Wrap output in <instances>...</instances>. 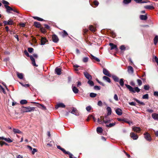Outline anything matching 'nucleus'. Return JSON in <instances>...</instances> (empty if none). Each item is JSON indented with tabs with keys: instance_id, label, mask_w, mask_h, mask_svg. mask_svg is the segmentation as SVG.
I'll return each mask as SVG.
<instances>
[{
	"instance_id": "f257e3e1",
	"label": "nucleus",
	"mask_w": 158,
	"mask_h": 158,
	"mask_svg": "<svg viewBox=\"0 0 158 158\" xmlns=\"http://www.w3.org/2000/svg\"><path fill=\"white\" fill-rule=\"evenodd\" d=\"M125 85L128 89L129 91L131 93H135L136 92L139 93L140 91V89L138 87L133 88L130 85L126 84H125Z\"/></svg>"
},
{
	"instance_id": "f03ea898",
	"label": "nucleus",
	"mask_w": 158,
	"mask_h": 158,
	"mask_svg": "<svg viewBox=\"0 0 158 158\" xmlns=\"http://www.w3.org/2000/svg\"><path fill=\"white\" fill-rule=\"evenodd\" d=\"M24 54L27 57H29L31 61V64L34 66L37 67L38 65L36 64L35 63V59L31 55H30L29 53L27 52L26 50H25L24 52Z\"/></svg>"
},
{
	"instance_id": "7ed1b4c3",
	"label": "nucleus",
	"mask_w": 158,
	"mask_h": 158,
	"mask_svg": "<svg viewBox=\"0 0 158 158\" xmlns=\"http://www.w3.org/2000/svg\"><path fill=\"white\" fill-rule=\"evenodd\" d=\"M22 108L21 111L23 113L33 111L35 110V108L34 107H31L29 106L27 107L23 106Z\"/></svg>"
},
{
	"instance_id": "20e7f679",
	"label": "nucleus",
	"mask_w": 158,
	"mask_h": 158,
	"mask_svg": "<svg viewBox=\"0 0 158 158\" xmlns=\"http://www.w3.org/2000/svg\"><path fill=\"white\" fill-rule=\"evenodd\" d=\"M57 147L58 149L62 151L64 154L68 155L69 156V158H77L76 157H73V155L72 153L66 151L64 148H62L60 145H57Z\"/></svg>"
},
{
	"instance_id": "39448f33",
	"label": "nucleus",
	"mask_w": 158,
	"mask_h": 158,
	"mask_svg": "<svg viewBox=\"0 0 158 158\" xmlns=\"http://www.w3.org/2000/svg\"><path fill=\"white\" fill-rule=\"evenodd\" d=\"M109 45L110 47V50L114 49L116 52H118V49L116 45H115L112 43H110L109 44Z\"/></svg>"
},
{
	"instance_id": "423d86ee",
	"label": "nucleus",
	"mask_w": 158,
	"mask_h": 158,
	"mask_svg": "<svg viewBox=\"0 0 158 158\" xmlns=\"http://www.w3.org/2000/svg\"><path fill=\"white\" fill-rule=\"evenodd\" d=\"M65 105L62 103H60L57 104L55 106V108L56 109H58L59 108H65Z\"/></svg>"
},
{
	"instance_id": "0eeeda50",
	"label": "nucleus",
	"mask_w": 158,
	"mask_h": 158,
	"mask_svg": "<svg viewBox=\"0 0 158 158\" xmlns=\"http://www.w3.org/2000/svg\"><path fill=\"white\" fill-rule=\"evenodd\" d=\"M4 25H13L14 22L11 19H10L8 21H4L3 22Z\"/></svg>"
},
{
	"instance_id": "6e6552de",
	"label": "nucleus",
	"mask_w": 158,
	"mask_h": 158,
	"mask_svg": "<svg viewBox=\"0 0 158 158\" xmlns=\"http://www.w3.org/2000/svg\"><path fill=\"white\" fill-rule=\"evenodd\" d=\"M31 103H32L36 104H38V105H37L36 106H37L38 107L41 108L43 110H45L46 109V107L42 104H40L39 103H36L34 102H31Z\"/></svg>"
},
{
	"instance_id": "1a4fd4ad",
	"label": "nucleus",
	"mask_w": 158,
	"mask_h": 158,
	"mask_svg": "<svg viewBox=\"0 0 158 158\" xmlns=\"http://www.w3.org/2000/svg\"><path fill=\"white\" fill-rule=\"evenodd\" d=\"M52 40L55 43H57L59 40L58 36L55 34H53L52 36Z\"/></svg>"
},
{
	"instance_id": "9d476101",
	"label": "nucleus",
	"mask_w": 158,
	"mask_h": 158,
	"mask_svg": "<svg viewBox=\"0 0 158 158\" xmlns=\"http://www.w3.org/2000/svg\"><path fill=\"white\" fill-rule=\"evenodd\" d=\"M103 74L107 76L111 77V74L106 69L103 68Z\"/></svg>"
},
{
	"instance_id": "9b49d317",
	"label": "nucleus",
	"mask_w": 158,
	"mask_h": 158,
	"mask_svg": "<svg viewBox=\"0 0 158 158\" xmlns=\"http://www.w3.org/2000/svg\"><path fill=\"white\" fill-rule=\"evenodd\" d=\"M84 74L85 77L88 80H91L92 79V76L90 75L87 72L85 71L84 72Z\"/></svg>"
},
{
	"instance_id": "f8f14e48",
	"label": "nucleus",
	"mask_w": 158,
	"mask_h": 158,
	"mask_svg": "<svg viewBox=\"0 0 158 158\" xmlns=\"http://www.w3.org/2000/svg\"><path fill=\"white\" fill-rule=\"evenodd\" d=\"M130 136L134 140L137 139L138 137V135L133 132H131L130 133Z\"/></svg>"
},
{
	"instance_id": "ddd939ff",
	"label": "nucleus",
	"mask_w": 158,
	"mask_h": 158,
	"mask_svg": "<svg viewBox=\"0 0 158 158\" xmlns=\"http://www.w3.org/2000/svg\"><path fill=\"white\" fill-rule=\"evenodd\" d=\"M71 113L72 114L75 115H76L78 116L79 115L78 110L75 108L74 107L73 108L72 110L71 111Z\"/></svg>"
},
{
	"instance_id": "4468645a",
	"label": "nucleus",
	"mask_w": 158,
	"mask_h": 158,
	"mask_svg": "<svg viewBox=\"0 0 158 158\" xmlns=\"http://www.w3.org/2000/svg\"><path fill=\"white\" fill-rule=\"evenodd\" d=\"M48 42V40H47V39L45 37H42L41 40V45H44L45 43H46L47 42Z\"/></svg>"
},
{
	"instance_id": "2eb2a0df",
	"label": "nucleus",
	"mask_w": 158,
	"mask_h": 158,
	"mask_svg": "<svg viewBox=\"0 0 158 158\" xmlns=\"http://www.w3.org/2000/svg\"><path fill=\"white\" fill-rule=\"evenodd\" d=\"M144 137L146 140L149 141H150L152 140L150 135L148 133L145 134Z\"/></svg>"
},
{
	"instance_id": "dca6fc26",
	"label": "nucleus",
	"mask_w": 158,
	"mask_h": 158,
	"mask_svg": "<svg viewBox=\"0 0 158 158\" xmlns=\"http://www.w3.org/2000/svg\"><path fill=\"white\" fill-rule=\"evenodd\" d=\"M115 112L118 115H121L122 114L123 111L122 110L119 108H118L115 110Z\"/></svg>"
},
{
	"instance_id": "f3484780",
	"label": "nucleus",
	"mask_w": 158,
	"mask_h": 158,
	"mask_svg": "<svg viewBox=\"0 0 158 158\" xmlns=\"http://www.w3.org/2000/svg\"><path fill=\"white\" fill-rule=\"evenodd\" d=\"M117 120L118 121L122 122L123 123H129L128 121L127 120V119L126 118H118Z\"/></svg>"
},
{
	"instance_id": "a211bd4d",
	"label": "nucleus",
	"mask_w": 158,
	"mask_h": 158,
	"mask_svg": "<svg viewBox=\"0 0 158 158\" xmlns=\"http://www.w3.org/2000/svg\"><path fill=\"white\" fill-rule=\"evenodd\" d=\"M127 71L129 73L133 74L134 72V69L133 67L131 66H129L127 68Z\"/></svg>"
},
{
	"instance_id": "6ab92c4d",
	"label": "nucleus",
	"mask_w": 158,
	"mask_h": 158,
	"mask_svg": "<svg viewBox=\"0 0 158 158\" xmlns=\"http://www.w3.org/2000/svg\"><path fill=\"white\" fill-rule=\"evenodd\" d=\"M54 145V142L51 141L49 143H47L46 146L48 148H53V146Z\"/></svg>"
},
{
	"instance_id": "aec40b11",
	"label": "nucleus",
	"mask_w": 158,
	"mask_h": 158,
	"mask_svg": "<svg viewBox=\"0 0 158 158\" xmlns=\"http://www.w3.org/2000/svg\"><path fill=\"white\" fill-rule=\"evenodd\" d=\"M61 70L60 68H56L55 69V72L58 75H60L61 74Z\"/></svg>"
},
{
	"instance_id": "412c9836",
	"label": "nucleus",
	"mask_w": 158,
	"mask_h": 158,
	"mask_svg": "<svg viewBox=\"0 0 158 158\" xmlns=\"http://www.w3.org/2000/svg\"><path fill=\"white\" fill-rule=\"evenodd\" d=\"M132 130L134 131L139 133L141 131V129L139 127H134L132 128Z\"/></svg>"
},
{
	"instance_id": "4be33fe9",
	"label": "nucleus",
	"mask_w": 158,
	"mask_h": 158,
	"mask_svg": "<svg viewBox=\"0 0 158 158\" xmlns=\"http://www.w3.org/2000/svg\"><path fill=\"white\" fill-rule=\"evenodd\" d=\"M137 3H146L148 2H149L148 0H146V1H143V0H134Z\"/></svg>"
},
{
	"instance_id": "5701e85b",
	"label": "nucleus",
	"mask_w": 158,
	"mask_h": 158,
	"mask_svg": "<svg viewBox=\"0 0 158 158\" xmlns=\"http://www.w3.org/2000/svg\"><path fill=\"white\" fill-rule=\"evenodd\" d=\"M34 26L36 28H40L41 27V24L39 22H35L34 23Z\"/></svg>"
},
{
	"instance_id": "b1692460",
	"label": "nucleus",
	"mask_w": 158,
	"mask_h": 158,
	"mask_svg": "<svg viewBox=\"0 0 158 158\" xmlns=\"http://www.w3.org/2000/svg\"><path fill=\"white\" fill-rule=\"evenodd\" d=\"M139 18L142 20H146L148 19V17L147 15H140Z\"/></svg>"
},
{
	"instance_id": "393cba45",
	"label": "nucleus",
	"mask_w": 158,
	"mask_h": 158,
	"mask_svg": "<svg viewBox=\"0 0 158 158\" xmlns=\"http://www.w3.org/2000/svg\"><path fill=\"white\" fill-rule=\"evenodd\" d=\"M152 116L154 119L158 120V114L153 113L152 114Z\"/></svg>"
},
{
	"instance_id": "a878e982",
	"label": "nucleus",
	"mask_w": 158,
	"mask_h": 158,
	"mask_svg": "<svg viewBox=\"0 0 158 158\" xmlns=\"http://www.w3.org/2000/svg\"><path fill=\"white\" fill-rule=\"evenodd\" d=\"M4 6L6 9V10L7 12L9 13L10 11H12V10H13V8L8 5H4Z\"/></svg>"
},
{
	"instance_id": "bb28decb",
	"label": "nucleus",
	"mask_w": 158,
	"mask_h": 158,
	"mask_svg": "<svg viewBox=\"0 0 158 158\" xmlns=\"http://www.w3.org/2000/svg\"><path fill=\"white\" fill-rule=\"evenodd\" d=\"M13 131L15 134L18 133L19 134H22V132L18 129L13 128Z\"/></svg>"
},
{
	"instance_id": "cd10ccee",
	"label": "nucleus",
	"mask_w": 158,
	"mask_h": 158,
	"mask_svg": "<svg viewBox=\"0 0 158 158\" xmlns=\"http://www.w3.org/2000/svg\"><path fill=\"white\" fill-rule=\"evenodd\" d=\"M107 110V115H110L111 114V108L110 107H107L106 108Z\"/></svg>"
},
{
	"instance_id": "c85d7f7f",
	"label": "nucleus",
	"mask_w": 158,
	"mask_h": 158,
	"mask_svg": "<svg viewBox=\"0 0 158 158\" xmlns=\"http://www.w3.org/2000/svg\"><path fill=\"white\" fill-rule=\"evenodd\" d=\"M102 78L103 80L106 81L109 83L111 82L110 79L107 76H104Z\"/></svg>"
},
{
	"instance_id": "c756f323",
	"label": "nucleus",
	"mask_w": 158,
	"mask_h": 158,
	"mask_svg": "<svg viewBox=\"0 0 158 158\" xmlns=\"http://www.w3.org/2000/svg\"><path fill=\"white\" fill-rule=\"evenodd\" d=\"M144 7L145 9L149 10H152L154 9V7L153 6L150 5H147L144 6Z\"/></svg>"
},
{
	"instance_id": "7c9ffc66",
	"label": "nucleus",
	"mask_w": 158,
	"mask_h": 158,
	"mask_svg": "<svg viewBox=\"0 0 158 158\" xmlns=\"http://www.w3.org/2000/svg\"><path fill=\"white\" fill-rule=\"evenodd\" d=\"M72 89L73 92L75 94L78 93L79 91V90L75 86L73 87Z\"/></svg>"
},
{
	"instance_id": "2f4dec72",
	"label": "nucleus",
	"mask_w": 158,
	"mask_h": 158,
	"mask_svg": "<svg viewBox=\"0 0 158 158\" xmlns=\"http://www.w3.org/2000/svg\"><path fill=\"white\" fill-rule=\"evenodd\" d=\"M154 40V43L155 45H156L158 42V35H156L153 40Z\"/></svg>"
},
{
	"instance_id": "473e14b6",
	"label": "nucleus",
	"mask_w": 158,
	"mask_h": 158,
	"mask_svg": "<svg viewBox=\"0 0 158 158\" xmlns=\"http://www.w3.org/2000/svg\"><path fill=\"white\" fill-rule=\"evenodd\" d=\"M112 77L115 81L117 82L119 81V78L117 76L115 75H113L112 76Z\"/></svg>"
},
{
	"instance_id": "72a5a7b5",
	"label": "nucleus",
	"mask_w": 158,
	"mask_h": 158,
	"mask_svg": "<svg viewBox=\"0 0 158 158\" xmlns=\"http://www.w3.org/2000/svg\"><path fill=\"white\" fill-rule=\"evenodd\" d=\"M32 17L34 19H36L39 21H44L43 19L37 16H33Z\"/></svg>"
},
{
	"instance_id": "f704fd0d",
	"label": "nucleus",
	"mask_w": 158,
	"mask_h": 158,
	"mask_svg": "<svg viewBox=\"0 0 158 158\" xmlns=\"http://www.w3.org/2000/svg\"><path fill=\"white\" fill-rule=\"evenodd\" d=\"M134 99L135 101L137 103L140 104V105H141L144 106L145 105V103L143 102L140 101L139 100H138V99H137L136 98H134Z\"/></svg>"
},
{
	"instance_id": "c9c22d12",
	"label": "nucleus",
	"mask_w": 158,
	"mask_h": 158,
	"mask_svg": "<svg viewBox=\"0 0 158 158\" xmlns=\"http://www.w3.org/2000/svg\"><path fill=\"white\" fill-rule=\"evenodd\" d=\"M68 35V34L67 32L65 30H63L62 32V36L63 37L67 36Z\"/></svg>"
},
{
	"instance_id": "e433bc0d",
	"label": "nucleus",
	"mask_w": 158,
	"mask_h": 158,
	"mask_svg": "<svg viewBox=\"0 0 158 158\" xmlns=\"http://www.w3.org/2000/svg\"><path fill=\"white\" fill-rule=\"evenodd\" d=\"M17 75L18 77L20 79H22L23 78V75L22 73H17Z\"/></svg>"
},
{
	"instance_id": "4c0bfd02",
	"label": "nucleus",
	"mask_w": 158,
	"mask_h": 158,
	"mask_svg": "<svg viewBox=\"0 0 158 158\" xmlns=\"http://www.w3.org/2000/svg\"><path fill=\"white\" fill-rule=\"evenodd\" d=\"M0 92H3L4 94H6V93L5 91V89L2 87L0 85Z\"/></svg>"
},
{
	"instance_id": "58836bf2",
	"label": "nucleus",
	"mask_w": 158,
	"mask_h": 158,
	"mask_svg": "<svg viewBox=\"0 0 158 158\" xmlns=\"http://www.w3.org/2000/svg\"><path fill=\"white\" fill-rule=\"evenodd\" d=\"M103 130L101 127H98L97 128V131L98 133H101L102 132Z\"/></svg>"
},
{
	"instance_id": "ea45409f",
	"label": "nucleus",
	"mask_w": 158,
	"mask_h": 158,
	"mask_svg": "<svg viewBox=\"0 0 158 158\" xmlns=\"http://www.w3.org/2000/svg\"><path fill=\"white\" fill-rule=\"evenodd\" d=\"M89 29L93 32H95V28L92 25H90L89 27Z\"/></svg>"
},
{
	"instance_id": "a19ab883",
	"label": "nucleus",
	"mask_w": 158,
	"mask_h": 158,
	"mask_svg": "<svg viewBox=\"0 0 158 158\" xmlns=\"http://www.w3.org/2000/svg\"><path fill=\"white\" fill-rule=\"evenodd\" d=\"M91 56L92 59H94L97 62H100V60L98 58H97V57L94 56L92 55H91Z\"/></svg>"
},
{
	"instance_id": "79ce46f5",
	"label": "nucleus",
	"mask_w": 158,
	"mask_h": 158,
	"mask_svg": "<svg viewBox=\"0 0 158 158\" xmlns=\"http://www.w3.org/2000/svg\"><path fill=\"white\" fill-rule=\"evenodd\" d=\"M115 125V123L114 122L113 123H110L109 125H106V127H113Z\"/></svg>"
},
{
	"instance_id": "37998d69",
	"label": "nucleus",
	"mask_w": 158,
	"mask_h": 158,
	"mask_svg": "<svg viewBox=\"0 0 158 158\" xmlns=\"http://www.w3.org/2000/svg\"><path fill=\"white\" fill-rule=\"evenodd\" d=\"M27 103V102L26 100H22L20 101V103L22 105L26 104Z\"/></svg>"
},
{
	"instance_id": "c03bdc74",
	"label": "nucleus",
	"mask_w": 158,
	"mask_h": 158,
	"mask_svg": "<svg viewBox=\"0 0 158 158\" xmlns=\"http://www.w3.org/2000/svg\"><path fill=\"white\" fill-rule=\"evenodd\" d=\"M124 79L123 78L120 79V81H119V84H120V85L122 86H123L124 85V83L123 81Z\"/></svg>"
},
{
	"instance_id": "a18cd8bd",
	"label": "nucleus",
	"mask_w": 158,
	"mask_h": 158,
	"mask_svg": "<svg viewBox=\"0 0 158 158\" xmlns=\"http://www.w3.org/2000/svg\"><path fill=\"white\" fill-rule=\"evenodd\" d=\"M87 83L89 84L91 86H93L94 85V82L93 81L89 80L88 81Z\"/></svg>"
},
{
	"instance_id": "49530a36",
	"label": "nucleus",
	"mask_w": 158,
	"mask_h": 158,
	"mask_svg": "<svg viewBox=\"0 0 158 158\" xmlns=\"http://www.w3.org/2000/svg\"><path fill=\"white\" fill-rule=\"evenodd\" d=\"M4 140L8 143H10L13 142V140L11 139L10 138H5Z\"/></svg>"
},
{
	"instance_id": "de8ad7c7",
	"label": "nucleus",
	"mask_w": 158,
	"mask_h": 158,
	"mask_svg": "<svg viewBox=\"0 0 158 158\" xmlns=\"http://www.w3.org/2000/svg\"><path fill=\"white\" fill-rule=\"evenodd\" d=\"M131 0H123V3L125 4H127L130 3L131 2Z\"/></svg>"
},
{
	"instance_id": "09e8293b",
	"label": "nucleus",
	"mask_w": 158,
	"mask_h": 158,
	"mask_svg": "<svg viewBox=\"0 0 158 158\" xmlns=\"http://www.w3.org/2000/svg\"><path fill=\"white\" fill-rule=\"evenodd\" d=\"M153 61H155L157 65L158 66V58L156 56H154V57L152 59Z\"/></svg>"
},
{
	"instance_id": "8fccbe9b",
	"label": "nucleus",
	"mask_w": 158,
	"mask_h": 158,
	"mask_svg": "<svg viewBox=\"0 0 158 158\" xmlns=\"http://www.w3.org/2000/svg\"><path fill=\"white\" fill-rule=\"evenodd\" d=\"M103 117L101 116L100 117L101 119L98 118V122L100 124H101L102 123V121H103Z\"/></svg>"
},
{
	"instance_id": "3c124183",
	"label": "nucleus",
	"mask_w": 158,
	"mask_h": 158,
	"mask_svg": "<svg viewBox=\"0 0 158 158\" xmlns=\"http://www.w3.org/2000/svg\"><path fill=\"white\" fill-rule=\"evenodd\" d=\"M40 30L42 32L45 33L46 32V29L44 27H41H41H40Z\"/></svg>"
},
{
	"instance_id": "603ef678",
	"label": "nucleus",
	"mask_w": 158,
	"mask_h": 158,
	"mask_svg": "<svg viewBox=\"0 0 158 158\" xmlns=\"http://www.w3.org/2000/svg\"><path fill=\"white\" fill-rule=\"evenodd\" d=\"M149 98L148 94H146L142 96V98L143 99H148Z\"/></svg>"
},
{
	"instance_id": "864d4df0",
	"label": "nucleus",
	"mask_w": 158,
	"mask_h": 158,
	"mask_svg": "<svg viewBox=\"0 0 158 158\" xmlns=\"http://www.w3.org/2000/svg\"><path fill=\"white\" fill-rule=\"evenodd\" d=\"M89 95L91 98H94L96 96L97 94L91 93H90Z\"/></svg>"
},
{
	"instance_id": "5fc2aeb1",
	"label": "nucleus",
	"mask_w": 158,
	"mask_h": 158,
	"mask_svg": "<svg viewBox=\"0 0 158 158\" xmlns=\"http://www.w3.org/2000/svg\"><path fill=\"white\" fill-rule=\"evenodd\" d=\"M2 2L3 4H4V5H8L10 4L9 2L4 0H3Z\"/></svg>"
},
{
	"instance_id": "6e6d98bb",
	"label": "nucleus",
	"mask_w": 158,
	"mask_h": 158,
	"mask_svg": "<svg viewBox=\"0 0 158 158\" xmlns=\"http://www.w3.org/2000/svg\"><path fill=\"white\" fill-rule=\"evenodd\" d=\"M33 50L34 49L32 48H28V52L30 53H31L33 52Z\"/></svg>"
},
{
	"instance_id": "4d7b16f0",
	"label": "nucleus",
	"mask_w": 158,
	"mask_h": 158,
	"mask_svg": "<svg viewBox=\"0 0 158 158\" xmlns=\"http://www.w3.org/2000/svg\"><path fill=\"white\" fill-rule=\"evenodd\" d=\"M88 59L89 58L88 57H85L83 59V61L84 62H86L88 61Z\"/></svg>"
},
{
	"instance_id": "13d9d810",
	"label": "nucleus",
	"mask_w": 158,
	"mask_h": 158,
	"mask_svg": "<svg viewBox=\"0 0 158 158\" xmlns=\"http://www.w3.org/2000/svg\"><path fill=\"white\" fill-rule=\"evenodd\" d=\"M110 34L111 35L112 37L114 38L116 36V34L113 31H111L110 32Z\"/></svg>"
},
{
	"instance_id": "bf43d9fd",
	"label": "nucleus",
	"mask_w": 158,
	"mask_h": 158,
	"mask_svg": "<svg viewBox=\"0 0 158 158\" xmlns=\"http://www.w3.org/2000/svg\"><path fill=\"white\" fill-rule=\"evenodd\" d=\"M137 81V82H138L139 85V86L141 85L142 84V81L139 79H138Z\"/></svg>"
},
{
	"instance_id": "052dcab7",
	"label": "nucleus",
	"mask_w": 158,
	"mask_h": 158,
	"mask_svg": "<svg viewBox=\"0 0 158 158\" xmlns=\"http://www.w3.org/2000/svg\"><path fill=\"white\" fill-rule=\"evenodd\" d=\"M144 89L145 90H148L149 89V86L148 85H145L144 86Z\"/></svg>"
},
{
	"instance_id": "680f3d73",
	"label": "nucleus",
	"mask_w": 158,
	"mask_h": 158,
	"mask_svg": "<svg viewBox=\"0 0 158 158\" xmlns=\"http://www.w3.org/2000/svg\"><path fill=\"white\" fill-rule=\"evenodd\" d=\"M114 99L116 101H118V96L116 94H115L114 95Z\"/></svg>"
},
{
	"instance_id": "e2e57ef3",
	"label": "nucleus",
	"mask_w": 158,
	"mask_h": 158,
	"mask_svg": "<svg viewBox=\"0 0 158 158\" xmlns=\"http://www.w3.org/2000/svg\"><path fill=\"white\" fill-rule=\"evenodd\" d=\"M88 31H89L87 29H84L83 31V35H85V34H87V33L88 32Z\"/></svg>"
},
{
	"instance_id": "0e129e2a",
	"label": "nucleus",
	"mask_w": 158,
	"mask_h": 158,
	"mask_svg": "<svg viewBox=\"0 0 158 158\" xmlns=\"http://www.w3.org/2000/svg\"><path fill=\"white\" fill-rule=\"evenodd\" d=\"M3 145H5L6 146H8L9 144L7 143L4 141H2V144H1V146L2 147Z\"/></svg>"
},
{
	"instance_id": "69168bd1",
	"label": "nucleus",
	"mask_w": 158,
	"mask_h": 158,
	"mask_svg": "<svg viewBox=\"0 0 158 158\" xmlns=\"http://www.w3.org/2000/svg\"><path fill=\"white\" fill-rule=\"evenodd\" d=\"M111 121V120H105L104 119V118H103V122L105 123L106 124L110 122Z\"/></svg>"
},
{
	"instance_id": "338daca9",
	"label": "nucleus",
	"mask_w": 158,
	"mask_h": 158,
	"mask_svg": "<svg viewBox=\"0 0 158 158\" xmlns=\"http://www.w3.org/2000/svg\"><path fill=\"white\" fill-rule=\"evenodd\" d=\"M94 88L95 90H99L100 89V87L97 85H95L94 86Z\"/></svg>"
},
{
	"instance_id": "774afa93",
	"label": "nucleus",
	"mask_w": 158,
	"mask_h": 158,
	"mask_svg": "<svg viewBox=\"0 0 158 158\" xmlns=\"http://www.w3.org/2000/svg\"><path fill=\"white\" fill-rule=\"evenodd\" d=\"M93 3L96 6H98L99 4V2L96 0L94 1Z\"/></svg>"
}]
</instances>
